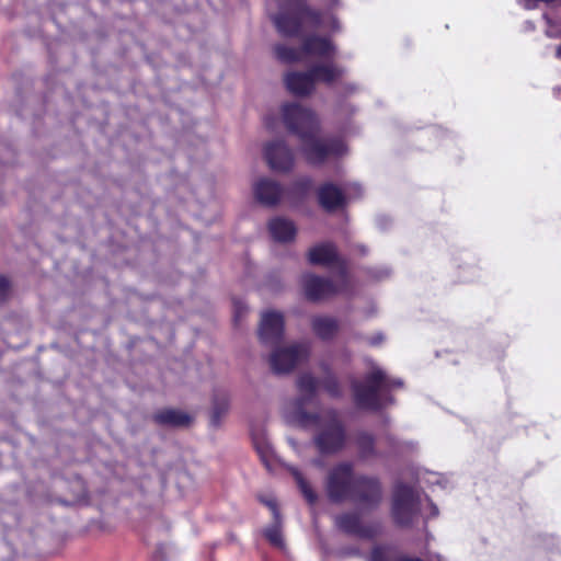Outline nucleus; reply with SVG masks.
Segmentation results:
<instances>
[{"label": "nucleus", "instance_id": "obj_12", "mask_svg": "<svg viewBox=\"0 0 561 561\" xmlns=\"http://www.w3.org/2000/svg\"><path fill=\"white\" fill-rule=\"evenodd\" d=\"M284 332V319L282 313L268 311L263 313L260 324V339L265 344H276Z\"/></svg>", "mask_w": 561, "mask_h": 561}, {"label": "nucleus", "instance_id": "obj_1", "mask_svg": "<svg viewBox=\"0 0 561 561\" xmlns=\"http://www.w3.org/2000/svg\"><path fill=\"white\" fill-rule=\"evenodd\" d=\"M297 388L299 397L285 407L286 421L296 426L317 428L319 433L314 442L322 454L337 451L343 446L345 436L336 413L328 411L318 415L305 411V407L316 398L318 380L311 374H304L298 378Z\"/></svg>", "mask_w": 561, "mask_h": 561}, {"label": "nucleus", "instance_id": "obj_11", "mask_svg": "<svg viewBox=\"0 0 561 561\" xmlns=\"http://www.w3.org/2000/svg\"><path fill=\"white\" fill-rule=\"evenodd\" d=\"M359 193L360 186L357 184L348 185L344 193L333 184H324L319 190L318 197L323 208L333 210L343 206L347 199L358 196Z\"/></svg>", "mask_w": 561, "mask_h": 561}, {"label": "nucleus", "instance_id": "obj_28", "mask_svg": "<svg viewBox=\"0 0 561 561\" xmlns=\"http://www.w3.org/2000/svg\"><path fill=\"white\" fill-rule=\"evenodd\" d=\"M556 54H557V56H558V57H561V47H558V48H557Z\"/></svg>", "mask_w": 561, "mask_h": 561}, {"label": "nucleus", "instance_id": "obj_20", "mask_svg": "<svg viewBox=\"0 0 561 561\" xmlns=\"http://www.w3.org/2000/svg\"><path fill=\"white\" fill-rule=\"evenodd\" d=\"M154 419L158 423L170 426H185L191 421V417L186 413L173 409L157 413Z\"/></svg>", "mask_w": 561, "mask_h": 561}, {"label": "nucleus", "instance_id": "obj_5", "mask_svg": "<svg viewBox=\"0 0 561 561\" xmlns=\"http://www.w3.org/2000/svg\"><path fill=\"white\" fill-rule=\"evenodd\" d=\"M421 512L426 518L438 515V508L428 497L423 499L412 488L398 484L392 499V516L396 523L401 526H410L417 520Z\"/></svg>", "mask_w": 561, "mask_h": 561}, {"label": "nucleus", "instance_id": "obj_27", "mask_svg": "<svg viewBox=\"0 0 561 561\" xmlns=\"http://www.w3.org/2000/svg\"><path fill=\"white\" fill-rule=\"evenodd\" d=\"M9 288V280L4 276H0V293H5Z\"/></svg>", "mask_w": 561, "mask_h": 561}, {"label": "nucleus", "instance_id": "obj_18", "mask_svg": "<svg viewBox=\"0 0 561 561\" xmlns=\"http://www.w3.org/2000/svg\"><path fill=\"white\" fill-rule=\"evenodd\" d=\"M336 250L331 243H321L312 249L308 253V260L311 264L316 265H329L336 260Z\"/></svg>", "mask_w": 561, "mask_h": 561}, {"label": "nucleus", "instance_id": "obj_15", "mask_svg": "<svg viewBox=\"0 0 561 561\" xmlns=\"http://www.w3.org/2000/svg\"><path fill=\"white\" fill-rule=\"evenodd\" d=\"M254 196L257 202L265 206L276 205L284 195L280 185L267 178H262L253 186Z\"/></svg>", "mask_w": 561, "mask_h": 561}, {"label": "nucleus", "instance_id": "obj_31", "mask_svg": "<svg viewBox=\"0 0 561 561\" xmlns=\"http://www.w3.org/2000/svg\"><path fill=\"white\" fill-rule=\"evenodd\" d=\"M370 343H371V344H377V343H378V341H377V340H373Z\"/></svg>", "mask_w": 561, "mask_h": 561}, {"label": "nucleus", "instance_id": "obj_19", "mask_svg": "<svg viewBox=\"0 0 561 561\" xmlns=\"http://www.w3.org/2000/svg\"><path fill=\"white\" fill-rule=\"evenodd\" d=\"M337 322L331 317H314L312 320V329L317 336L328 340L337 332Z\"/></svg>", "mask_w": 561, "mask_h": 561}, {"label": "nucleus", "instance_id": "obj_8", "mask_svg": "<svg viewBox=\"0 0 561 561\" xmlns=\"http://www.w3.org/2000/svg\"><path fill=\"white\" fill-rule=\"evenodd\" d=\"M333 44L322 37H310L305 41L301 48H291L285 45H278L275 48L277 58L283 62L304 61L308 57H319L331 60L335 56Z\"/></svg>", "mask_w": 561, "mask_h": 561}, {"label": "nucleus", "instance_id": "obj_21", "mask_svg": "<svg viewBox=\"0 0 561 561\" xmlns=\"http://www.w3.org/2000/svg\"><path fill=\"white\" fill-rule=\"evenodd\" d=\"M289 470L294 476L305 499L308 501V503L313 504L317 501L316 492L311 489L309 483L305 480L301 472L297 468L290 467Z\"/></svg>", "mask_w": 561, "mask_h": 561}, {"label": "nucleus", "instance_id": "obj_6", "mask_svg": "<svg viewBox=\"0 0 561 561\" xmlns=\"http://www.w3.org/2000/svg\"><path fill=\"white\" fill-rule=\"evenodd\" d=\"M401 386L400 379H392L382 369L373 366L366 381L354 385L355 401L362 408L379 409L391 402L388 392Z\"/></svg>", "mask_w": 561, "mask_h": 561}, {"label": "nucleus", "instance_id": "obj_30", "mask_svg": "<svg viewBox=\"0 0 561 561\" xmlns=\"http://www.w3.org/2000/svg\"><path fill=\"white\" fill-rule=\"evenodd\" d=\"M321 367H322L323 370L328 369V367L324 364H321Z\"/></svg>", "mask_w": 561, "mask_h": 561}, {"label": "nucleus", "instance_id": "obj_13", "mask_svg": "<svg viewBox=\"0 0 561 561\" xmlns=\"http://www.w3.org/2000/svg\"><path fill=\"white\" fill-rule=\"evenodd\" d=\"M334 522L342 531L359 538H373L379 531L378 525H363L356 514L339 515Z\"/></svg>", "mask_w": 561, "mask_h": 561}, {"label": "nucleus", "instance_id": "obj_25", "mask_svg": "<svg viewBox=\"0 0 561 561\" xmlns=\"http://www.w3.org/2000/svg\"><path fill=\"white\" fill-rule=\"evenodd\" d=\"M257 451L261 456L262 461L270 469L273 461V451L268 445L257 446Z\"/></svg>", "mask_w": 561, "mask_h": 561}, {"label": "nucleus", "instance_id": "obj_2", "mask_svg": "<svg viewBox=\"0 0 561 561\" xmlns=\"http://www.w3.org/2000/svg\"><path fill=\"white\" fill-rule=\"evenodd\" d=\"M282 118L286 129L299 138L301 152L309 163L318 164L346 151L342 140L320 136L319 119L311 110L298 103H286L282 106Z\"/></svg>", "mask_w": 561, "mask_h": 561}, {"label": "nucleus", "instance_id": "obj_22", "mask_svg": "<svg viewBox=\"0 0 561 561\" xmlns=\"http://www.w3.org/2000/svg\"><path fill=\"white\" fill-rule=\"evenodd\" d=\"M369 561H421L419 558L401 557L392 560V552L389 549L376 548L373 550Z\"/></svg>", "mask_w": 561, "mask_h": 561}, {"label": "nucleus", "instance_id": "obj_16", "mask_svg": "<svg viewBox=\"0 0 561 561\" xmlns=\"http://www.w3.org/2000/svg\"><path fill=\"white\" fill-rule=\"evenodd\" d=\"M268 230L272 238L278 242L291 241L297 232L295 224L283 217L273 218L268 224Z\"/></svg>", "mask_w": 561, "mask_h": 561}, {"label": "nucleus", "instance_id": "obj_7", "mask_svg": "<svg viewBox=\"0 0 561 561\" xmlns=\"http://www.w3.org/2000/svg\"><path fill=\"white\" fill-rule=\"evenodd\" d=\"M344 73L342 68L332 62L314 65L307 72H289L285 77V84L288 91L295 95H308L313 92L317 82L327 84L333 83Z\"/></svg>", "mask_w": 561, "mask_h": 561}, {"label": "nucleus", "instance_id": "obj_29", "mask_svg": "<svg viewBox=\"0 0 561 561\" xmlns=\"http://www.w3.org/2000/svg\"><path fill=\"white\" fill-rule=\"evenodd\" d=\"M309 185H310V181H307V182L304 184V187H305V188H307V187H309Z\"/></svg>", "mask_w": 561, "mask_h": 561}, {"label": "nucleus", "instance_id": "obj_10", "mask_svg": "<svg viewBox=\"0 0 561 561\" xmlns=\"http://www.w3.org/2000/svg\"><path fill=\"white\" fill-rule=\"evenodd\" d=\"M264 157L270 168L276 172H287L294 165V154L284 141H272L264 148Z\"/></svg>", "mask_w": 561, "mask_h": 561}, {"label": "nucleus", "instance_id": "obj_4", "mask_svg": "<svg viewBox=\"0 0 561 561\" xmlns=\"http://www.w3.org/2000/svg\"><path fill=\"white\" fill-rule=\"evenodd\" d=\"M286 12L274 16V23L278 32L284 36L298 35L300 30L306 26L318 27L325 25L327 21L319 13L310 10L304 0H284ZM328 16V26L335 31L339 30L336 19L331 14Z\"/></svg>", "mask_w": 561, "mask_h": 561}, {"label": "nucleus", "instance_id": "obj_17", "mask_svg": "<svg viewBox=\"0 0 561 561\" xmlns=\"http://www.w3.org/2000/svg\"><path fill=\"white\" fill-rule=\"evenodd\" d=\"M261 501L272 511L274 519H275V525L266 528L264 531V535H265L266 539L273 546L282 548L284 542H283L282 531H280V528L278 525L279 513L277 510L276 501L272 496L268 499H262Z\"/></svg>", "mask_w": 561, "mask_h": 561}, {"label": "nucleus", "instance_id": "obj_14", "mask_svg": "<svg viewBox=\"0 0 561 561\" xmlns=\"http://www.w3.org/2000/svg\"><path fill=\"white\" fill-rule=\"evenodd\" d=\"M301 285L306 297L313 301L327 298L341 290L330 280L312 274L305 275L301 279Z\"/></svg>", "mask_w": 561, "mask_h": 561}, {"label": "nucleus", "instance_id": "obj_3", "mask_svg": "<svg viewBox=\"0 0 561 561\" xmlns=\"http://www.w3.org/2000/svg\"><path fill=\"white\" fill-rule=\"evenodd\" d=\"M327 492L333 502L352 499L364 510L375 508L381 501L379 482L371 478H355L350 463H341L330 472Z\"/></svg>", "mask_w": 561, "mask_h": 561}, {"label": "nucleus", "instance_id": "obj_32", "mask_svg": "<svg viewBox=\"0 0 561 561\" xmlns=\"http://www.w3.org/2000/svg\"><path fill=\"white\" fill-rule=\"evenodd\" d=\"M314 465L316 466H321V463L319 461H314Z\"/></svg>", "mask_w": 561, "mask_h": 561}, {"label": "nucleus", "instance_id": "obj_26", "mask_svg": "<svg viewBox=\"0 0 561 561\" xmlns=\"http://www.w3.org/2000/svg\"><path fill=\"white\" fill-rule=\"evenodd\" d=\"M420 479L428 484H439L440 483V477L434 472H424L422 478H420Z\"/></svg>", "mask_w": 561, "mask_h": 561}, {"label": "nucleus", "instance_id": "obj_24", "mask_svg": "<svg viewBox=\"0 0 561 561\" xmlns=\"http://www.w3.org/2000/svg\"><path fill=\"white\" fill-rule=\"evenodd\" d=\"M363 457H368L373 451V438L368 434H362L357 440Z\"/></svg>", "mask_w": 561, "mask_h": 561}, {"label": "nucleus", "instance_id": "obj_9", "mask_svg": "<svg viewBox=\"0 0 561 561\" xmlns=\"http://www.w3.org/2000/svg\"><path fill=\"white\" fill-rule=\"evenodd\" d=\"M309 354L310 346L305 342L277 346L270 356V365L274 373L287 374L307 360Z\"/></svg>", "mask_w": 561, "mask_h": 561}, {"label": "nucleus", "instance_id": "obj_23", "mask_svg": "<svg viewBox=\"0 0 561 561\" xmlns=\"http://www.w3.org/2000/svg\"><path fill=\"white\" fill-rule=\"evenodd\" d=\"M323 389L331 396V397H339L340 386L336 380V378L333 375H329L322 382Z\"/></svg>", "mask_w": 561, "mask_h": 561}]
</instances>
